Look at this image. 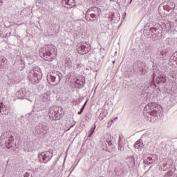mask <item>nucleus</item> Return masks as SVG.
<instances>
[{
  "instance_id": "f257e3e1",
  "label": "nucleus",
  "mask_w": 177,
  "mask_h": 177,
  "mask_svg": "<svg viewBox=\"0 0 177 177\" xmlns=\"http://www.w3.org/2000/svg\"><path fill=\"white\" fill-rule=\"evenodd\" d=\"M161 106L156 102H151L147 104L145 108L144 111H147L152 117H160L161 115Z\"/></svg>"
},
{
  "instance_id": "f03ea898",
  "label": "nucleus",
  "mask_w": 177,
  "mask_h": 177,
  "mask_svg": "<svg viewBox=\"0 0 177 177\" xmlns=\"http://www.w3.org/2000/svg\"><path fill=\"white\" fill-rule=\"evenodd\" d=\"M60 75H62V73L57 71L50 73L47 75V80L48 84H50V82H55V85L60 84V81L62 80Z\"/></svg>"
},
{
  "instance_id": "7ed1b4c3",
  "label": "nucleus",
  "mask_w": 177,
  "mask_h": 177,
  "mask_svg": "<svg viewBox=\"0 0 177 177\" xmlns=\"http://www.w3.org/2000/svg\"><path fill=\"white\" fill-rule=\"evenodd\" d=\"M43 55L44 57H46V60L55 59L57 56V49L53 46H48Z\"/></svg>"
},
{
  "instance_id": "20e7f679",
  "label": "nucleus",
  "mask_w": 177,
  "mask_h": 177,
  "mask_svg": "<svg viewBox=\"0 0 177 177\" xmlns=\"http://www.w3.org/2000/svg\"><path fill=\"white\" fill-rule=\"evenodd\" d=\"M77 51L80 55H86V53L91 51L89 44L85 41L79 43L77 46Z\"/></svg>"
},
{
  "instance_id": "39448f33",
  "label": "nucleus",
  "mask_w": 177,
  "mask_h": 177,
  "mask_svg": "<svg viewBox=\"0 0 177 177\" xmlns=\"http://www.w3.org/2000/svg\"><path fill=\"white\" fill-rule=\"evenodd\" d=\"M52 157H53V153H52L51 151H47L42 152L39 155V160L40 162H44V164H46V162H49V161H50Z\"/></svg>"
},
{
  "instance_id": "423d86ee",
  "label": "nucleus",
  "mask_w": 177,
  "mask_h": 177,
  "mask_svg": "<svg viewBox=\"0 0 177 177\" xmlns=\"http://www.w3.org/2000/svg\"><path fill=\"white\" fill-rule=\"evenodd\" d=\"M37 133L38 135H46L48 131H49V127L47 123L39 124V127L36 128Z\"/></svg>"
},
{
  "instance_id": "0eeeda50",
  "label": "nucleus",
  "mask_w": 177,
  "mask_h": 177,
  "mask_svg": "<svg viewBox=\"0 0 177 177\" xmlns=\"http://www.w3.org/2000/svg\"><path fill=\"white\" fill-rule=\"evenodd\" d=\"M0 113L4 115H9L10 113V104H0Z\"/></svg>"
},
{
  "instance_id": "6e6552de",
  "label": "nucleus",
  "mask_w": 177,
  "mask_h": 177,
  "mask_svg": "<svg viewBox=\"0 0 177 177\" xmlns=\"http://www.w3.org/2000/svg\"><path fill=\"white\" fill-rule=\"evenodd\" d=\"M163 9L167 12L173 11L175 9V3L172 1H167L163 3Z\"/></svg>"
},
{
  "instance_id": "1a4fd4ad",
  "label": "nucleus",
  "mask_w": 177,
  "mask_h": 177,
  "mask_svg": "<svg viewBox=\"0 0 177 177\" xmlns=\"http://www.w3.org/2000/svg\"><path fill=\"white\" fill-rule=\"evenodd\" d=\"M71 62L72 61L71 60L70 58H65V60H64L65 67H66L68 68H73V70H76L77 66L72 65Z\"/></svg>"
},
{
  "instance_id": "9d476101",
  "label": "nucleus",
  "mask_w": 177,
  "mask_h": 177,
  "mask_svg": "<svg viewBox=\"0 0 177 177\" xmlns=\"http://www.w3.org/2000/svg\"><path fill=\"white\" fill-rule=\"evenodd\" d=\"M156 81L158 84H165V82H167V75H162L160 77H157Z\"/></svg>"
},
{
  "instance_id": "9b49d317",
  "label": "nucleus",
  "mask_w": 177,
  "mask_h": 177,
  "mask_svg": "<svg viewBox=\"0 0 177 177\" xmlns=\"http://www.w3.org/2000/svg\"><path fill=\"white\" fill-rule=\"evenodd\" d=\"M88 13H94L95 15H100L102 12L100 11V8H97V7H93L91 8H89L88 10Z\"/></svg>"
},
{
  "instance_id": "f8f14e48",
  "label": "nucleus",
  "mask_w": 177,
  "mask_h": 177,
  "mask_svg": "<svg viewBox=\"0 0 177 177\" xmlns=\"http://www.w3.org/2000/svg\"><path fill=\"white\" fill-rule=\"evenodd\" d=\"M102 32H107L109 31V22L104 21L101 24Z\"/></svg>"
},
{
  "instance_id": "ddd939ff",
  "label": "nucleus",
  "mask_w": 177,
  "mask_h": 177,
  "mask_svg": "<svg viewBox=\"0 0 177 177\" xmlns=\"http://www.w3.org/2000/svg\"><path fill=\"white\" fill-rule=\"evenodd\" d=\"M90 16L91 19H90L88 21H97V20H99V18L100 17V15L95 14L94 12H91Z\"/></svg>"
},
{
  "instance_id": "4468645a",
  "label": "nucleus",
  "mask_w": 177,
  "mask_h": 177,
  "mask_svg": "<svg viewBox=\"0 0 177 177\" xmlns=\"http://www.w3.org/2000/svg\"><path fill=\"white\" fill-rule=\"evenodd\" d=\"M13 137H10L8 140L6 142L7 149H12L13 147Z\"/></svg>"
},
{
  "instance_id": "2eb2a0df",
  "label": "nucleus",
  "mask_w": 177,
  "mask_h": 177,
  "mask_svg": "<svg viewBox=\"0 0 177 177\" xmlns=\"http://www.w3.org/2000/svg\"><path fill=\"white\" fill-rule=\"evenodd\" d=\"M75 84H77L78 85H84L85 84V77H79L75 80Z\"/></svg>"
},
{
  "instance_id": "dca6fc26",
  "label": "nucleus",
  "mask_w": 177,
  "mask_h": 177,
  "mask_svg": "<svg viewBox=\"0 0 177 177\" xmlns=\"http://www.w3.org/2000/svg\"><path fill=\"white\" fill-rule=\"evenodd\" d=\"M106 117H107V113L106 111H102L99 116V120L100 121H103V120H104V118H106Z\"/></svg>"
},
{
  "instance_id": "f3484780",
  "label": "nucleus",
  "mask_w": 177,
  "mask_h": 177,
  "mask_svg": "<svg viewBox=\"0 0 177 177\" xmlns=\"http://www.w3.org/2000/svg\"><path fill=\"white\" fill-rule=\"evenodd\" d=\"M142 146H143V142H142L140 140L137 141L134 145L135 149H139V147H142Z\"/></svg>"
},
{
  "instance_id": "a211bd4d",
  "label": "nucleus",
  "mask_w": 177,
  "mask_h": 177,
  "mask_svg": "<svg viewBox=\"0 0 177 177\" xmlns=\"http://www.w3.org/2000/svg\"><path fill=\"white\" fill-rule=\"evenodd\" d=\"M38 73H35V77H36L37 80H38L39 78H41L42 77V73H41V69L39 68H37Z\"/></svg>"
},
{
  "instance_id": "6ab92c4d",
  "label": "nucleus",
  "mask_w": 177,
  "mask_h": 177,
  "mask_svg": "<svg viewBox=\"0 0 177 177\" xmlns=\"http://www.w3.org/2000/svg\"><path fill=\"white\" fill-rule=\"evenodd\" d=\"M122 138H119V143H118V150H120V151H122L124 150V147H122Z\"/></svg>"
},
{
  "instance_id": "aec40b11",
  "label": "nucleus",
  "mask_w": 177,
  "mask_h": 177,
  "mask_svg": "<svg viewBox=\"0 0 177 177\" xmlns=\"http://www.w3.org/2000/svg\"><path fill=\"white\" fill-rule=\"evenodd\" d=\"M88 103V100H86L85 102V103L84 104L83 106L82 107L80 111L78 112V115H81L82 114V113L84 112V110L85 109V106H86V104Z\"/></svg>"
},
{
  "instance_id": "412c9836",
  "label": "nucleus",
  "mask_w": 177,
  "mask_h": 177,
  "mask_svg": "<svg viewBox=\"0 0 177 177\" xmlns=\"http://www.w3.org/2000/svg\"><path fill=\"white\" fill-rule=\"evenodd\" d=\"M145 164H153V158L151 157H148L147 160H145Z\"/></svg>"
},
{
  "instance_id": "4be33fe9",
  "label": "nucleus",
  "mask_w": 177,
  "mask_h": 177,
  "mask_svg": "<svg viewBox=\"0 0 177 177\" xmlns=\"http://www.w3.org/2000/svg\"><path fill=\"white\" fill-rule=\"evenodd\" d=\"M95 128H96V126H95L94 127L91 128V129L90 130V134L88 136V138H91V136H92V135H93V133L95 132Z\"/></svg>"
},
{
  "instance_id": "5701e85b",
  "label": "nucleus",
  "mask_w": 177,
  "mask_h": 177,
  "mask_svg": "<svg viewBox=\"0 0 177 177\" xmlns=\"http://www.w3.org/2000/svg\"><path fill=\"white\" fill-rule=\"evenodd\" d=\"M160 59H165V53L164 51L160 52Z\"/></svg>"
},
{
  "instance_id": "b1692460",
  "label": "nucleus",
  "mask_w": 177,
  "mask_h": 177,
  "mask_svg": "<svg viewBox=\"0 0 177 177\" xmlns=\"http://www.w3.org/2000/svg\"><path fill=\"white\" fill-rule=\"evenodd\" d=\"M150 31H151L153 32V34H156V31H157V28L155 27H151L150 28Z\"/></svg>"
},
{
  "instance_id": "393cba45",
  "label": "nucleus",
  "mask_w": 177,
  "mask_h": 177,
  "mask_svg": "<svg viewBox=\"0 0 177 177\" xmlns=\"http://www.w3.org/2000/svg\"><path fill=\"white\" fill-rule=\"evenodd\" d=\"M66 5H70V0H62Z\"/></svg>"
},
{
  "instance_id": "a878e982",
  "label": "nucleus",
  "mask_w": 177,
  "mask_h": 177,
  "mask_svg": "<svg viewBox=\"0 0 177 177\" xmlns=\"http://www.w3.org/2000/svg\"><path fill=\"white\" fill-rule=\"evenodd\" d=\"M71 65L72 66H77V68H78V66H80L78 64L75 63V62H74V61L71 62Z\"/></svg>"
},
{
  "instance_id": "bb28decb",
  "label": "nucleus",
  "mask_w": 177,
  "mask_h": 177,
  "mask_svg": "<svg viewBox=\"0 0 177 177\" xmlns=\"http://www.w3.org/2000/svg\"><path fill=\"white\" fill-rule=\"evenodd\" d=\"M109 146H113V142L111 140L107 141Z\"/></svg>"
},
{
  "instance_id": "cd10ccee",
  "label": "nucleus",
  "mask_w": 177,
  "mask_h": 177,
  "mask_svg": "<svg viewBox=\"0 0 177 177\" xmlns=\"http://www.w3.org/2000/svg\"><path fill=\"white\" fill-rule=\"evenodd\" d=\"M169 161L170 162V165H172L174 164V160L173 159H169Z\"/></svg>"
},
{
  "instance_id": "c85d7f7f",
  "label": "nucleus",
  "mask_w": 177,
  "mask_h": 177,
  "mask_svg": "<svg viewBox=\"0 0 177 177\" xmlns=\"http://www.w3.org/2000/svg\"><path fill=\"white\" fill-rule=\"evenodd\" d=\"M173 59H177V52L174 53V55L173 57Z\"/></svg>"
},
{
  "instance_id": "c756f323",
  "label": "nucleus",
  "mask_w": 177,
  "mask_h": 177,
  "mask_svg": "<svg viewBox=\"0 0 177 177\" xmlns=\"http://www.w3.org/2000/svg\"><path fill=\"white\" fill-rule=\"evenodd\" d=\"M32 84H38V80L35 81L34 83L32 82Z\"/></svg>"
},
{
  "instance_id": "7c9ffc66",
  "label": "nucleus",
  "mask_w": 177,
  "mask_h": 177,
  "mask_svg": "<svg viewBox=\"0 0 177 177\" xmlns=\"http://www.w3.org/2000/svg\"><path fill=\"white\" fill-rule=\"evenodd\" d=\"M117 120H118V117L114 118V121H117Z\"/></svg>"
},
{
  "instance_id": "2f4dec72",
  "label": "nucleus",
  "mask_w": 177,
  "mask_h": 177,
  "mask_svg": "<svg viewBox=\"0 0 177 177\" xmlns=\"http://www.w3.org/2000/svg\"><path fill=\"white\" fill-rule=\"evenodd\" d=\"M167 165H168V163H165L163 165H164V167H167Z\"/></svg>"
},
{
  "instance_id": "473e14b6",
  "label": "nucleus",
  "mask_w": 177,
  "mask_h": 177,
  "mask_svg": "<svg viewBox=\"0 0 177 177\" xmlns=\"http://www.w3.org/2000/svg\"><path fill=\"white\" fill-rule=\"evenodd\" d=\"M171 174H172L171 171H169V172L167 173L168 175H171Z\"/></svg>"
},
{
  "instance_id": "72a5a7b5",
  "label": "nucleus",
  "mask_w": 177,
  "mask_h": 177,
  "mask_svg": "<svg viewBox=\"0 0 177 177\" xmlns=\"http://www.w3.org/2000/svg\"><path fill=\"white\" fill-rule=\"evenodd\" d=\"M86 20H88V21H89L90 19H88V18H86V17H85Z\"/></svg>"
},
{
  "instance_id": "f704fd0d",
  "label": "nucleus",
  "mask_w": 177,
  "mask_h": 177,
  "mask_svg": "<svg viewBox=\"0 0 177 177\" xmlns=\"http://www.w3.org/2000/svg\"><path fill=\"white\" fill-rule=\"evenodd\" d=\"M111 122H113L114 120H111Z\"/></svg>"
}]
</instances>
